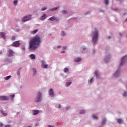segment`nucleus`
<instances>
[{
	"instance_id": "f257e3e1",
	"label": "nucleus",
	"mask_w": 127,
	"mask_h": 127,
	"mask_svg": "<svg viewBox=\"0 0 127 127\" xmlns=\"http://www.w3.org/2000/svg\"><path fill=\"white\" fill-rule=\"evenodd\" d=\"M40 42H41V40L40 39V36L38 35L33 38L30 41L29 44L30 50H35V49H36L40 44Z\"/></svg>"
},
{
	"instance_id": "f03ea898",
	"label": "nucleus",
	"mask_w": 127,
	"mask_h": 127,
	"mask_svg": "<svg viewBox=\"0 0 127 127\" xmlns=\"http://www.w3.org/2000/svg\"><path fill=\"white\" fill-rule=\"evenodd\" d=\"M92 35V41L94 44H96V43H97V41H98V38H99V31L97 30V29H95V31L93 32Z\"/></svg>"
},
{
	"instance_id": "7ed1b4c3",
	"label": "nucleus",
	"mask_w": 127,
	"mask_h": 127,
	"mask_svg": "<svg viewBox=\"0 0 127 127\" xmlns=\"http://www.w3.org/2000/svg\"><path fill=\"white\" fill-rule=\"evenodd\" d=\"M41 98H42V95L41 94V92H38L35 101L36 102H41Z\"/></svg>"
},
{
	"instance_id": "20e7f679",
	"label": "nucleus",
	"mask_w": 127,
	"mask_h": 127,
	"mask_svg": "<svg viewBox=\"0 0 127 127\" xmlns=\"http://www.w3.org/2000/svg\"><path fill=\"white\" fill-rule=\"evenodd\" d=\"M31 19V15H29L28 16H25L22 19V21L23 22H25V21H28V20H30Z\"/></svg>"
},
{
	"instance_id": "39448f33",
	"label": "nucleus",
	"mask_w": 127,
	"mask_h": 127,
	"mask_svg": "<svg viewBox=\"0 0 127 127\" xmlns=\"http://www.w3.org/2000/svg\"><path fill=\"white\" fill-rule=\"evenodd\" d=\"M20 45V43H19L18 41L13 42L11 45L13 47H18Z\"/></svg>"
},
{
	"instance_id": "423d86ee",
	"label": "nucleus",
	"mask_w": 127,
	"mask_h": 127,
	"mask_svg": "<svg viewBox=\"0 0 127 127\" xmlns=\"http://www.w3.org/2000/svg\"><path fill=\"white\" fill-rule=\"evenodd\" d=\"M126 60H127V55L122 58L121 60V63L120 64V66H123Z\"/></svg>"
},
{
	"instance_id": "0eeeda50",
	"label": "nucleus",
	"mask_w": 127,
	"mask_h": 127,
	"mask_svg": "<svg viewBox=\"0 0 127 127\" xmlns=\"http://www.w3.org/2000/svg\"><path fill=\"white\" fill-rule=\"evenodd\" d=\"M48 20L51 21H54V20H56L57 21H58V20H59V18H58L57 17L52 16L49 18Z\"/></svg>"
},
{
	"instance_id": "6e6552de",
	"label": "nucleus",
	"mask_w": 127,
	"mask_h": 127,
	"mask_svg": "<svg viewBox=\"0 0 127 127\" xmlns=\"http://www.w3.org/2000/svg\"><path fill=\"white\" fill-rule=\"evenodd\" d=\"M49 95L52 97H54V91L53 90V89L51 88L49 90Z\"/></svg>"
},
{
	"instance_id": "1a4fd4ad",
	"label": "nucleus",
	"mask_w": 127,
	"mask_h": 127,
	"mask_svg": "<svg viewBox=\"0 0 127 127\" xmlns=\"http://www.w3.org/2000/svg\"><path fill=\"white\" fill-rule=\"evenodd\" d=\"M41 66L43 68H46L47 67H48V65L47 64H45V62L44 61H41Z\"/></svg>"
},
{
	"instance_id": "9d476101",
	"label": "nucleus",
	"mask_w": 127,
	"mask_h": 127,
	"mask_svg": "<svg viewBox=\"0 0 127 127\" xmlns=\"http://www.w3.org/2000/svg\"><path fill=\"white\" fill-rule=\"evenodd\" d=\"M8 97L7 96H0V101H7Z\"/></svg>"
},
{
	"instance_id": "9b49d317",
	"label": "nucleus",
	"mask_w": 127,
	"mask_h": 127,
	"mask_svg": "<svg viewBox=\"0 0 127 127\" xmlns=\"http://www.w3.org/2000/svg\"><path fill=\"white\" fill-rule=\"evenodd\" d=\"M0 36L1 38H2L3 39H5V33L0 32Z\"/></svg>"
},
{
	"instance_id": "f8f14e48",
	"label": "nucleus",
	"mask_w": 127,
	"mask_h": 127,
	"mask_svg": "<svg viewBox=\"0 0 127 127\" xmlns=\"http://www.w3.org/2000/svg\"><path fill=\"white\" fill-rule=\"evenodd\" d=\"M9 54L8 55V57H10L11 56H13V51L11 50H9L8 51Z\"/></svg>"
},
{
	"instance_id": "ddd939ff",
	"label": "nucleus",
	"mask_w": 127,
	"mask_h": 127,
	"mask_svg": "<svg viewBox=\"0 0 127 127\" xmlns=\"http://www.w3.org/2000/svg\"><path fill=\"white\" fill-rule=\"evenodd\" d=\"M32 114L34 115V116H35L37 115L38 114H39V111L38 110H32Z\"/></svg>"
},
{
	"instance_id": "4468645a",
	"label": "nucleus",
	"mask_w": 127,
	"mask_h": 127,
	"mask_svg": "<svg viewBox=\"0 0 127 127\" xmlns=\"http://www.w3.org/2000/svg\"><path fill=\"white\" fill-rule=\"evenodd\" d=\"M120 75V70H118L114 74L115 77H119Z\"/></svg>"
},
{
	"instance_id": "2eb2a0df",
	"label": "nucleus",
	"mask_w": 127,
	"mask_h": 127,
	"mask_svg": "<svg viewBox=\"0 0 127 127\" xmlns=\"http://www.w3.org/2000/svg\"><path fill=\"white\" fill-rule=\"evenodd\" d=\"M81 60H82V59H81V58H75L74 59V62H80Z\"/></svg>"
},
{
	"instance_id": "dca6fc26",
	"label": "nucleus",
	"mask_w": 127,
	"mask_h": 127,
	"mask_svg": "<svg viewBox=\"0 0 127 127\" xmlns=\"http://www.w3.org/2000/svg\"><path fill=\"white\" fill-rule=\"evenodd\" d=\"M46 18V14H44L41 17V20H44Z\"/></svg>"
},
{
	"instance_id": "f3484780",
	"label": "nucleus",
	"mask_w": 127,
	"mask_h": 127,
	"mask_svg": "<svg viewBox=\"0 0 127 127\" xmlns=\"http://www.w3.org/2000/svg\"><path fill=\"white\" fill-rule=\"evenodd\" d=\"M58 8H59V6L51 8L50 9V10H51V11H54V10H56L57 9H58Z\"/></svg>"
},
{
	"instance_id": "a211bd4d",
	"label": "nucleus",
	"mask_w": 127,
	"mask_h": 127,
	"mask_svg": "<svg viewBox=\"0 0 127 127\" xmlns=\"http://www.w3.org/2000/svg\"><path fill=\"white\" fill-rule=\"evenodd\" d=\"M38 31V29H35L33 31L31 32V34H35Z\"/></svg>"
},
{
	"instance_id": "6ab92c4d",
	"label": "nucleus",
	"mask_w": 127,
	"mask_h": 127,
	"mask_svg": "<svg viewBox=\"0 0 127 127\" xmlns=\"http://www.w3.org/2000/svg\"><path fill=\"white\" fill-rule=\"evenodd\" d=\"M95 76H96L97 78H99V76H100V75L99 74V72L98 71H96L95 72Z\"/></svg>"
},
{
	"instance_id": "aec40b11",
	"label": "nucleus",
	"mask_w": 127,
	"mask_h": 127,
	"mask_svg": "<svg viewBox=\"0 0 127 127\" xmlns=\"http://www.w3.org/2000/svg\"><path fill=\"white\" fill-rule=\"evenodd\" d=\"M30 57L33 60L35 59V55H34V54L30 55Z\"/></svg>"
},
{
	"instance_id": "412c9836",
	"label": "nucleus",
	"mask_w": 127,
	"mask_h": 127,
	"mask_svg": "<svg viewBox=\"0 0 127 127\" xmlns=\"http://www.w3.org/2000/svg\"><path fill=\"white\" fill-rule=\"evenodd\" d=\"M118 123H119L120 124H123V119H119L118 120Z\"/></svg>"
},
{
	"instance_id": "4be33fe9",
	"label": "nucleus",
	"mask_w": 127,
	"mask_h": 127,
	"mask_svg": "<svg viewBox=\"0 0 127 127\" xmlns=\"http://www.w3.org/2000/svg\"><path fill=\"white\" fill-rule=\"evenodd\" d=\"M64 71L65 73L67 72H69V69L67 67H65L64 69Z\"/></svg>"
},
{
	"instance_id": "5701e85b",
	"label": "nucleus",
	"mask_w": 127,
	"mask_h": 127,
	"mask_svg": "<svg viewBox=\"0 0 127 127\" xmlns=\"http://www.w3.org/2000/svg\"><path fill=\"white\" fill-rule=\"evenodd\" d=\"M10 78H11V76L9 75V76H7V77H5L4 79H5V80H9V79H10Z\"/></svg>"
},
{
	"instance_id": "b1692460",
	"label": "nucleus",
	"mask_w": 127,
	"mask_h": 127,
	"mask_svg": "<svg viewBox=\"0 0 127 127\" xmlns=\"http://www.w3.org/2000/svg\"><path fill=\"white\" fill-rule=\"evenodd\" d=\"M87 52V49L84 48L82 51V53H86Z\"/></svg>"
},
{
	"instance_id": "393cba45",
	"label": "nucleus",
	"mask_w": 127,
	"mask_h": 127,
	"mask_svg": "<svg viewBox=\"0 0 127 127\" xmlns=\"http://www.w3.org/2000/svg\"><path fill=\"white\" fill-rule=\"evenodd\" d=\"M85 111L84 110H81L79 112V114H85Z\"/></svg>"
},
{
	"instance_id": "a878e982",
	"label": "nucleus",
	"mask_w": 127,
	"mask_h": 127,
	"mask_svg": "<svg viewBox=\"0 0 127 127\" xmlns=\"http://www.w3.org/2000/svg\"><path fill=\"white\" fill-rule=\"evenodd\" d=\"M71 84H72L71 82H66V87H68V86L70 85Z\"/></svg>"
},
{
	"instance_id": "bb28decb",
	"label": "nucleus",
	"mask_w": 127,
	"mask_h": 127,
	"mask_svg": "<svg viewBox=\"0 0 127 127\" xmlns=\"http://www.w3.org/2000/svg\"><path fill=\"white\" fill-rule=\"evenodd\" d=\"M13 4L14 5H16V4H17V0H14L13 1Z\"/></svg>"
},
{
	"instance_id": "cd10ccee",
	"label": "nucleus",
	"mask_w": 127,
	"mask_h": 127,
	"mask_svg": "<svg viewBox=\"0 0 127 127\" xmlns=\"http://www.w3.org/2000/svg\"><path fill=\"white\" fill-rule=\"evenodd\" d=\"M33 75L36 74V69L35 68H33Z\"/></svg>"
},
{
	"instance_id": "c85d7f7f",
	"label": "nucleus",
	"mask_w": 127,
	"mask_h": 127,
	"mask_svg": "<svg viewBox=\"0 0 127 127\" xmlns=\"http://www.w3.org/2000/svg\"><path fill=\"white\" fill-rule=\"evenodd\" d=\"M92 118H93V119H95V120H98V117L97 116H96L95 115H93L92 116Z\"/></svg>"
},
{
	"instance_id": "c756f323",
	"label": "nucleus",
	"mask_w": 127,
	"mask_h": 127,
	"mask_svg": "<svg viewBox=\"0 0 127 127\" xmlns=\"http://www.w3.org/2000/svg\"><path fill=\"white\" fill-rule=\"evenodd\" d=\"M123 96H124V97H127V91H125L124 92V93L123 94Z\"/></svg>"
},
{
	"instance_id": "7c9ffc66",
	"label": "nucleus",
	"mask_w": 127,
	"mask_h": 127,
	"mask_svg": "<svg viewBox=\"0 0 127 127\" xmlns=\"http://www.w3.org/2000/svg\"><path fill=\"white\" fill-rule=\"evenodd\" d=\"M111 58V56H109V57H107L105 59V62H107V59H110V58Z\"/></svg>"
},
{
	"instance_id": "2f4dec72",
	"label": "nucleus",
	"mask_w": 127,
	"mask_h": 127,
	"mask_svg": "<svg viewBox=\"0 0 127 127\" xmlns=\"http://www.w3.org/2000/svg\"><path fill=\"white\" fill-rule=\"evenodd\" d=\"M46 9H47V8L45 7H42V8H41V10H42V11H43L44 10H46Z\"/></svg>"
},
{
	"instance_id": "473e14b6",
	"label": "nucleus",
	"mask_w": 127,
	"mask_h": 127,
	"mask_svg": "<svg viewBox=\"0 0 127 127\" xmlns=\"http://www.w3.org/2000/svg\"><path fill=\"white\" fill-rule=\"evenodd\" d=\"M61 35H62L63 36H64V35H65V32H64V31H62Z\"/></svg>"
},
{
	"instance_id": "72a5a7b5",
	"label": "nucleus",
	"mask_w": 127,
	"mask_h": 127,
	"mask_svg": "<svg viewBox=\"0 0 127 127\" xmlns=\"http://www.w3.org/2000/svg\"><path fill=\"white\" fill-rule=\"evenodd\" d=\"M106 4H109V0H105Z\"/></svg>"
},
{
	"instance_id": "f704fd0d",
	"label": "nucleus",
	"mask_w": 127,
	"mask_h": 127,
	"mask_svg": "<svg viewBox=\"0 0 127 127\" xmlns=\"http://www.w3.org/2000/svg\"><path fill=\"white\" fill-rule=\"evenodd\" d=\"M0 127H3V124L1 122H0Z\"/></svg>"
},
{
	"instance_id": "c9c22d12",
	"label": "nucleus",
	"mask_w": 127,
	"mask_h": 127,
	"mask_svg": "<svg viewBox=\"0 0 127 127\" xmlns=\"http://www.w3.org/2000/svg\"><path fill=\"white\" fill-rule=\"evenodd\" d=\"M62 12L64 14H66V13H67V11H66V10H63Z\"/></svg>"
},
{
	"instance_id": "e433bc0d",
	"label": "nucleus",
	"mask_w": 127,
	"mask_h": 127,
	"mask_svg": "<svg viewBox=\"0 0 127 127\" xmlns=\"http://www.w3.org/2000/svg\"><path fill=\"white\" fill-rule=\"evenodd\" d=\"M21 49H22V50H25V47H24V46H22L21 47Z\"/></svg>"
},
{
	"instance_id": "4c0bfd02",
	"label": "nucleus",
	"mask_w": 127,
	"mask_h": 127,
	"mask_svg": "<svg viewBox=\"0 0 127 127\" xmlns=\"http://www.w3.org/2000/svg\"><path fill=\"white\" fill-rule=\"evenodd\" d=\"M105 124H106V120H104L102 121V125H105Z\"/></svg>"
},
{
	"instance_id": "58836bf2",
	"label": "nucleus",
	"mask_w": 127,
	"mask_h": 127,
	"mask_svg": "<svg viewBox=\"0 0 127 127\" xmlns=\"http://www.w3.org/2000/svg\"><path fill=\"white\" fill-rule=\"evenodd\" d=\"M12 40H15V36H13L12 37Z\"/></svg>"
},
{
	"instance_id": "ea45409f",
	"label": "nucleus",
	"mask_w": 127,
	"mask_h": 127,
	"mask_svg": "<svg viewBox=\"0 0 127 127\" xmlns=\"http://www.w3.org/2000/svg\"><path fill=\"white\" fill-rule=\"evenodd\" d=\"M10 97V98H12V99H13V98H14V94L11 95Z\"/></svg>"
},
{
	"instance_id": "a19ab883",
	"label": "nucleus",
	"mask_w": 127,
	"mask_h": 127,
	"mask_svg": "<svg viewBox=\"0 0 127 127\" xmlns=\"http://www.w3.org/2000/svg\"><path fill=\"white\" fill-rule=\"evenodd\" d=\"M93 78H92L90 80V83H93Z\"/></svg>"
},
{
	"instance_id": "79ce46f5",
	"label": "nucleus",
	"mask_w": 127,
	"mask_h": 127,
	"mask_svg": "<svg viewBox=\"0 0 127 127\" xmlns=\"http://www.w3.org/2000/svg\"><path fill=\"white\" fill-rule=\"evenodd\" d=\"M66 48H66V47H63V50H66Z\"/></svg>"
},
{
	"instance_id": "37998d69",
	"label": "nucleus",
	"mask_w": 127,
	"mask_h": 127,
	"mask_svg": "<svg viewBox=\"0 0 127 127\" xmlns=\"http://www.w3.org/2000/svg\"><path fill=\"white\" fill-rule=\"evenodd\" d=\"M4 127H11L10 125H5Z\"/></svg>"
},
{
	"instance_id": "c03bdc74",
	"label": "nucleus",
	"mask_w": 127,
	"mask_h": 127,
	"mask_svg": "<svg viewBox=\"0 0 127 127\" xmlns=\"http://www.w3.org/2000/svg\"><path fill=\"white\" fill-rule=\"evenodd\" d=\"M48 127H54V126H51V125H48Z\"/></svg>"
},
{
	"instance_id": "a18cd8bd",
	"label": "nucleus",
	"mask_w": 127,
	"mask_h": 127,
	"mask_svg": "<svg viewBox=\"0 0 127 127\" xmlns=\"http://www.w3.org/2000/svg\"><path fill=\"white\" fill-rule=\"evenodd\" d=\"M3 116H7V114L6 113H3Z\"/></svg>"
},
{
	"instance_id": "49530a36",
	"label": "nucleus",
	"mask_w": 127,
	"mask_h": 127,
	"mask_svg": "<svg viewBox=\"0 0 127 127\" xmlns=\"http://www.w3.org/2000/svg\"><path fill=\"white\" fill-rule=\"evenodd\" d=\"M61 108V105L60 104L59 105V109H60Z\"/></svg>"
},
{
	"instance_id": "de8ad7c7",
	"label": "nucleus",
	"mask_w": 127,
	"mask_h": 127,
	"mask_svg": "<svg viewBox=\"0 0 127 127\" xmlns=\"http://www.w3.org/2000/svg\"><path fill=\"white\" fill-rule=\"evenodd\" d=\"M57 48H61V46H57Z\"/></svg>"
},
{
	"instance_id": "09e8293b",
	"label": "nucleus",
	"mask_w": 127,
	"mask_h": 127,
	"mask_svg": "<svg viewBox=\"0 0 127 127\" xmlns=\"http://www.w3.org/2000/svg\"><path fill=\"white\" fill-rule=\"evenodd\" d=\"M61 53H65V51H62Z\"/></svg>"
},
{
	"instance_id": "8fccbe9b",
	"label": "nucleus",
	"mask_w": 127,
	"mask_h": 127,
	"mask_svg": "<svg viewBox=\"0 0 127 127\" xmlns=\"http://www.w3.org/2000/svg\"><path fill=\"white\" fill-rule=\"evenodd\" d=\"M119 9L118 8H115L114 9V10H118Z\"/></svg>"
},
{
	"instance_id": "3c124183",
	"label": "nucleus",
	"mask_w": 127,
	"mask_h": 127,
	"mask_svg": "<svg viewBox=\"0 0 127 127\" xmlns=\"http://www.w3.org/2000/svg\"><path fill=\"white\" fill-rule=\"evenodd\" d=\"M108 38L110 39V38H112V37L111 36H109V37H108Z\"/></svg>"
},
{
	"instance_id": "603ef678",
	"label": "nucleus",
	"mask_w": 127,
	"mask_h": 127,
	"mask_svg": "<svg viewBox=\"0 0 127 127\" xmlns=\"http://www.w3.org/2000/svg\"><path fill=\"white\" fill-rule=\"evenodd\" d=\"M125 21H127V18L126 19Z\"/></svg>"
},
{
	"instance_id": "864d4df0",
	"label": "nucleus",
	"mask_w": 127,
	"mask_h": 127,
	"mask_svg": "<svg viewBox=\"0 0 127 127\" xmlns=\"http://www.w3.org/2000/svg\"><path fill=\"white\" fill-rule=\"evenodd\" d=\"M120 35L121 36H122V33H120Z\"/></svg>"
},
{
	"instance_id": "5fc2aeb1",
	"label": "nucleus",
	"mask_w": 127,
	"mask_h": 127,
	"mask_svg": "<svg viewBox=\"0 0 127 127\" xmlns=\"http://www.w3.org/2000/svg\"><path fill=\"white\" fill-rule=\"evenodd\" d=\"M120 0V1H122V0Z\"/></svg>"
}]
</instances>
